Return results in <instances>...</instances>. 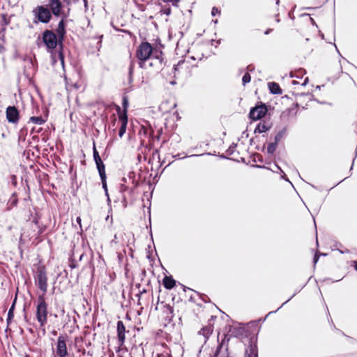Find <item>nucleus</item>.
Listing matches in <instances>:
<instances>
[{"label": "nucleus", "instance_id": "1", "mask_svg": "<svg viewBox=\"0 0 357 357\" xmlns=\"http://www.w3.org/2000/svg\"><path fill=\"white\" fill-rule=\"evenodd\" d=\"M266 315L264 318H260L257 320L251 321L247 324L236 323L232 326L228 325L227 333H224L223 335H259L260 331V322L266 320Z\"/></svg>", "mask_w": 357, "mask_h": 357}, {"label": "nucleus", "instance_id": "2", "mask_svg": "<svg viewBox=\"0 0 357 357\" xmlns=\"http://www.w3.org/2000/svg\"><path fill=\"white\" fill-rule=\"evenodd\" d=\"M153 50V46L148 42L142 43L137 47L136 56L139 60V66L141 68L147 69L146 62L151 59Z\"/></svg>", "mask_w": 357, "mask_h": 357}, {"label": "nucleus", "instance_id": "3", "mask_svg": "<svg viewBox=\"0 0 357 357\" xmlns=\"http://www.w3.org/2000/svg\"><path fill=\"white\" fill-rule=\"evenodd\" d=\"M43 42L47 47L48 51H50L52 53V62L56 63L57 61H59L58 59V52L56 54L52 53V51L56 48L59 43L56 35L52 31L45 30L43 33Z\"/></svg>", "mask_w": 357, "mask_h": 357}, {"label": "nucleus", "instance_id": "4", "mask_svg": "<svg viewBox=\"0 0 357 357\" xmlns=\"http://www.w3.org/2000/svg\"><path fill=\"white\" fill-rule=\"evenodd\" d=\"M33 15V22L38 24L39 22L47 24L52 19V13L50 9L45 6H38L32 10Z\"/></svg>", "mask_w": 357, "mask_h": 357}, {"label": "nucleus", "instance_id": "5", "mask_svg": "<svg viewBox=\"0 0 357 357\" xmlns=\"http://www.w3.org/2000/svg\"><path fill=\"white\" fill-rule=\"evenodd\" d=\"M66 22L63 19H61L59 22L58 26L56 29V32L58 37L59 44L60 50L58 52V59L59 60L63 68H64V55L62 51L63 41L66 35Z\"/></svg>", "mask_w": 357, "mask_h": 357}, {"label": "nucleus", "instance_id": "6", "mask_svg": "<svg viewBox=\"0 0 357 357\" xmlns=\"http://www.w3.org/2000/svg\"><path fill=\"white\" fill-rule=\"evenodd\" d=\"M47 304L43 295H40L38 298L36 307V317L40 326H43L47 321Z\"/></svg>", "mask_w": 357, "mask_h": 357}, {"label": "nucleus", "instance_id": "7", "mask_svg": "<svg viewBox=\"0 0 357 357\" xmlns=\"http://www.w3.org/2000/svg\"><path fill=\"white\" fill-rule=\"evenodd\" d=\"M248 342L244 357H258L257 337L258 336H243Z\"/></svg>", "mask_w": 357, "mask_h": 357}, {"label": "nucleus", "instance_id": "8", "mask_svg": "<svg viewBox=\"0 0 357 357\" xmlns=\"http://www.w3.org/2000/svg\"><path fill=\"white\" fill-rule=\"evenodd\" d=\"M35 280L36 286L43 291L42 295L45 296V294L47 292V278L44 267H40L38 268L35 275Z\"/></svg>", "mask_w": 357, "mask_h": 357}, {"label": "nucleus", "instance_id": "9", "mask_svg": "<svg viewBox=\"0 0 357 357\" xmlns=\"http://www.w3.org/2000/svg\"><path fill=\"white\" fill-rule=\"evenodd\" d=\"M268 109L266 104L259 102L252 107L249 112V117L252 120H259L263 118L267 113Z\"/></svg>", "mask_w": 357, "mask_h": 357}, {"label": "nucleus", "instance_id": "10", "mask_svg": "<svg viewBox=\"0 0 357 357\" xmlns=\"http://www.w3.org/2000/svg\"><path fill=\"white\" fill-rule=\"evenodd\" d=\"M231 337V336H223V338L221 340V341H220V339H219L220 336H216V337H217L216 340L218 342V345H217L215 350L213 352V355L211 356L210 357H219L224 344L226 343L227 344L228 343ZM234 337L238 338L240 336H234ZM241 337H242V341L245 343V344H246V343H248V342L245 341V339H244V337L243 336H241Z\"/></svg>", "mask_w": 357, "mask_h": 357}, {"label": "nucleus", "instance_id": "11", "mask_svg": "<svg viewBox=\"0 0 357 357\" xmlns=\"http://www.w3.org/2000/svg\"><path fill=\"white\" fill-rule=\"evenodd\" d=\"M47 6H49L52 15L56 17L61 15L63 6L60 0H49Z\"/></svg>", "mask_w": 357, "mask_h": 357}, {"label": "nucleus", "instance_id": "12", "mask_svg": "<svg viewBox=\"0 0 357 357\" xmlns=\"http://www.w3.org/2000/svg\"><path fill=\"white\" fill-rule=\"evenodd\" d=\"M66 336H59L56 345V354L59 357H65L67 352V346H66Z\"/></svg>", "mask_w": 357, "mask_h": 357}, {"label": "nucleus", "instance_id": "13", "mask_svg": "<svg viewBox=\"0 0 357 357\" xmlns=\"http://www.w3.org/2000/svg\"><path fill=\"white\" fill-rule=\"evenodd\" d=\"M6 119L10 123H15L19 120V111L15 106H9L6 109Z\"/></svg>", "mask_w": 357, "mask_h": 357}, {"label": "nucleus", "instance_id": "14", "mask_svg": "<svg viewBox=\"0 0 357 357\" xmlns=\"http://www.w3.org/2000/svg\"><path fill=\"white\" fill-rule=\"evenodd\" d=\"M93 160L95 161V163L96 165V168L98 171V173L104 172H105V166L104 162H102L98 151L96 149V147L95 146V143L93 142Z\"/></svg>", "mask_w": 357, "mask_h": 357}, {"label": "nucleus", "instance_id": "15", "mask_svg": "<svg viewBox=\"0 0 357 357\" xmlns=\"http://www.w3.org/2000/svg\"><path fill=\"white\" fill-rule=\"evenodd\" d=\"M216 319V316H211V319L208 321V324L204 326L202 330L198 332V335H211L213 331L214 320Z\"/></svg>", "mask_w": 357, "mask_h": 357}, {"label": "nucleus", "instance_id": "16", "mask_svg": "<svg viewBox=\"0 0 357 357\" xmlns=\"http://www.w3.org/2000/svg\"><path fill=\"white\" fill-rule=\"evenodd\" d=\"M128 121V115H126L125 113L121 116H119V123H120L119 136L120 137H122L126 131Z\"/></svg>", "mask_w": 357, "mask_h": 357}, {"label": "nucleus", "instance_id": "17", "mask_svg": "<svg viewBox=\"0 0 357 357\" xmlns=\"http://www.w3.org/2000/svg\"><path fill=\"white\" fill-rule=\"evenodd\" d=\"M129 105L128 98L127 96H124L122 98V107L123 109L120 107V106H116V112L118 113V116H121L124 113L126 115H128V108Z\"/></svg>", "mask_w": 357, "mask_h": 357}, {"label": "nucleus", "instance_id": "18", "mask_svg": "<svg viewBox=\"0 0 357 357\" xmlns=\"http://www.w3.org/2000/svg\"><path fill=\"white\" fill-rule=\"evenodd\" d=\"M271 128V123H269L266 121H260L257 127L255 128L254 132L256 133H263L269 130Z\"/></svg>", "mask_w": 357, "mask_h": 357}, {"label": "nucleus", "instance_id": "19", "mask_svg": "<svg viewBox=\"0 0 357 357\" xmlns=\"http://www.w3.org/2000/svg\"><path fill=\"white\" fill-rule=\"evenodd\" d=\"M146 63L147 68L154 67L158 70L162 66V59H160L158 56H155V57L151 56V59H149L146 62Z\"/></svg>", "mask_w": 357, "mask_h": 357}, {"label": "nucleus", "instance_id": "20", "mask_svg": "<svg viewBox=\"0 0 357 357\" xmlns=\"http://www.w3.org/2000/svg\"><path fill=\"white\" fill-rule=\"evenodd\" d=\"M103 35H98L91 38V49L95 48L97 52H99L102 47V40Z\"/></svg>", "mask_w": 357, "mask_h": 357}, {"label": "nucleus", "instance_id": "21", "mask_svg": "<svg viewBox=\"0 0 357 357\" xmlns=\"http://www.w3.org/2000/svg\"><path fill=\"white\" fill-rule=\"evenodd\" d=\"M162 284L167 289H172L176 285V280L172 276H165Z\"/></svg>", "mask_w": 357, "mask_h": 357}, {"label": "nucleus", "instance_id": "22", "mask_svg": "<svg viewBox=\"0 0 357 357\" xmlns=\"http://www.w3.org/2000/svg\"><path fill=\"white\" fill-rule=\"evenodd\" d=\"M268 89H269L270 92L272 94L280 95V94L282 93V91L280 85L276 82H268Z\"/></svg>", "mask_w": 357, "mask_h": 357}, {"label": "nucleus", "instance_id": "23", "mask_svg": "<svg viewBox=\"0 0 357 357\" xmlns=\"http://www.w3.org/2000/svg\"><path fill=\"white\" fill-rule=\"evenodd\" d=\"M115 340L116 341L117 346L114 347V349H121L123 348H126L127 347L125 345L126 336H113V340Z\"/></svg>", "mask_w": 357, "mask_h": 357}, {"label": "nucleus", "instance_id": "24", "mask_svg": "<svg viewBox=\"0 0 357 357\" xmlns=\"http://www.w3.org/2000/svg\"><path fill=\"white\" fill-rule=\"evenodd\" d=\"M117 124H120V123H119V121H117L116 115L114 114L110 116L109 119V122L108 124L109 130H112L113 132H115L118 126Z\"/></svg>", "mask_w": 357, "mask_h": 357}, {"label": "nucleus", "instance_id": "25", "mask_svg": "<svg viewBox=\"0 0 357 357\" xmlns=\"http://www.w3.org/2000/svg\"><path fill=\"white\" fill-rule=\"evenodd\" d=\"M16 301H17V295L15 296V299H14V301L8 310V317H7L8 324L10 323V321L12 320V319L14 317V310H15V307Z\"/></svg>", "mask_w": 357, "mask_h": 357}, {"label": "nucleus", "instance_id": "26", "mask_svg": "<svg viewBox=\"0 0 357 357\" xmlns=\"http://www.w3.org/2000/svg\"><path fill=\"white\" fill-rule=\"evenodd\" d=\"M115 351L117 354L118 357H132L128 347L123 348L121 349H116Z\"/></svg>", "mask_w": 357, "mask_h": 357}, {"label": "nucleus", "instance_id": "27", "mask_svg": "<svg viewBox=\"0 0 357 357\" xmlns=\"http://www.w3.org/2000/svg\"><path fill=\"white\" fill-rule=\"evenodd\" d=\"M100 177L102 188L105 190V195L108 197V192H107V182H106V173L105 172L98 173Z\"/></svg>", "mask_w": 357, "mask_h": 357}, {"label": "nucleus", "instance_id": "28", "mask_svg": "<svg viewBox=\"0 0 357 357\" xmlns=\"http://www.w3.org/2000/svg\"><path fill=\"white\" fill-rule=\"evenodd\" d=\"M306 73V71L304 68H299L296 70L294 73L291 72L290 73V76L291 77H296V78H302L303 75Z\"/></svg>", "mask_w": 357, "mask_h": 357}, {"label": "nucleus", "instance_id": "29", "mask_svg": "<svg viewBox=\"0 0 357 357\" xmlns=\"http://www.w3.org/2000/svg\"><path fill=\"white\" fill-rule=\"evenodd\" d=\"M278 144V143H276L275 142L269 143L267 146V153L269 155H273L277 149Z\"/></svg>", "mask_w": 357, "mask_h": 357}, {"label": "nucleus", "instance_id": "30", "mask_svg": "<svg viewBox=\"0 0 357 357\" xmlns=\"http://www.w3.org/2000/svg\"><path fill=\"white\" fill-rule=\"evenodd\" d=\"M181 153H178L176 155H172V158H174L175 159H180L181 158ZM211 155L213 154L211 153H202V154H192L190 155H185L183 157H181V158H188V157H199V156H202V155Z\"/></svg>", "mask_w": 357, "mask_h": 357}, {"label": "nucleus", "instance_id": "31", "mask_svg": "<svg viewBox=\"0 0 357 357\" xmlns=\"http://www.w3.org/2000/svg\"><path fill=\"white\" fill-rule=\"evenodd\" d=\"M117 335H125L126 328L122 321H118L116 326Z\"/></svg>", "mask_w": 357, "mask_h": 357}, {"label": "nucleus", "instance_id": "32", "mask_svg": "<svg viewBox=\"0 0 357 357\" xmlns=\"http://www.w3.org/2000/svg\"><path fill=\"white\" fill-rule=\"evenodd\" d=\"M135 64L133 62H130L128 68V84H131L133 82V71Z\"/></svg>", "mask_w": 357, "mask_h": 357}, {"label": "nucleus", "instance_id": "33", "mask_svg": "<svg viewBox=\"0 0 357 357\" xmlns=\"http://www.w3.org/2000/svg\"><path fill=\"white\" fill-rule=\"evenodd\" d=\"M29 121L37 125H42L45 122V119H44L42 116H31L29 119Z\"/></svg>", "mask_w": 357, "mask_h": 357}, {"label": "nucleus", "instance_id": "34", "mask_svg": "<svg viewBox=\"0 0 357 357\" xmlns=\"http://www.w3.org/2000/svg\"><path fill=\"white\" fill-rule=\"evenodd\" d=\"M287 128H284L282 130H280L274 137V142L276 143H279L281 139L285 135Z\"/></svg>", "mask_w": 357, "mask_h": 357}, {"label": "nucleus", "instance_id": "35", "mask_svg": "<svg viewBox=\"0 0 357 357\" xmlns=\"http://www.w3.org/2000/svg\"><path fill=\"white\" fill-rule=\"evenodd\" d=\"M5 31L6 28L0 26V49L3 48V45L5 43Z\"/></svg>", "mask_w": 357, "mask_h": 357}, {"label": "nucleus", "instance_id": "36", "mask_svg": "<svg viewBox=\"0 0 357 357\" xmlns=\"http://www.w3.org/2000/svg\"><path fill=\"white\" fill-rule=\"evenodd\" d=\"M251 158H252V161L255 162H264L263 156L260 153H255L252 155Z\"/></svg>", "mask_w": 357, "mask_h": 357}, {"label": "nucleus", "instance_id": "37", "mask_svg": "<svg viewBox=\"0 0 357 357\" xmlns=\"http://www.w3.org/2000/svg\"><path fill=\"white\" fill-rule=\"evenodd\" d=\"M236 147H237V144L232 143L226 151L227 155H232L235 153Z\"/></svg>", "mask_w": 357, "mask_h": 357}, {"label": "nucleus", "instance_id": "38", "mask_svg": "<svg viewBox=\"0 0 357 357\" xmlns=\"http://www.w3.org/2000/svg\"><path fill=\"white\" fill-rule=\"evenodd\" d=\"M251 76L249 73H245L242 78V84L243 86L250 82Z\"/></svg>", "mask_w": 357, "mask_h": 357}, {"label": "nucleus", "instance_id": "39", "mask_svg": "<svg viewBox=\"0 0 357 357\" xmlns=\"http://www.w3.org/2000/svg\"><path fill=\"white\" fill-rule=\"evenodd\" d=\"M160 13L166 15H169L171 14V8L165 6L161 9Z\"/></svg>", "mask_w": 357, "mask_h": 357}, {"label": "nucleus", "instance_id": "40", "mask_svg": "<svg viewBox=\"0 0 357 357\" xmlns=\"http://www.w3.org/2000/svg\"><path fill=\"white\" fill-rule=\"evenodd\" d=\"M275 167L282 174V176H281V178L284 180H285L286 181H288V182H290L289 178H287L286 176V174H284V172H283V170L280 168V166H278V165L275 164Z\"/></svg>", "mask_w": 357, "mask_h": 357}, {"label": "nucleus", "instance_id": "41", "mask_svg": "<svg viewBox=\"0 0 357 357\" xmlns=\"http://www.w3.org/2000/svg\"><path fill=\"white\" fill-rule=\"evenodd\" d=\"M9 24V20H7L6 16L2 17V20L1 21L0 26H3L6 28V26Z\"/></svg>", "mask_w": 357, "mask_h": 357}, {"label": "nucleus", "instance_id": "42", "mask_svg": "<svg viewBox=\"0 0 357 357\" xmlns=\"http://www.w3.org/2000/svg\"><path fill=\"white\" fill-rule=\"evenodd\" d=\"M218 14H220V10L217 7H213L211 10V15L215 16Z\"/></svg>", "mask_w": 357, "mask_h": 357}, {"label": "nucleus", "instance_id": "43", "mask_svg": "<svg viewBox=\"0 0 357 357\" xmlns=\"http://www.w3.org/2000/svg\"><path fill=\"white\" fill-rule=\"evenodd\" d=\"M183 63V61H179L176 65H174V66H173V70H174V77H176V71H178V66H179L181 63Z\"/></svg>", "mask_w": 357, "mask_h": 357}, {"label": "nucleus", "instance_id": "44", "mask_svg": "<svg viewBox=\"0 0 357 357\" xmlns=\"http://www.w3.org/2000/svg\"><path fill=\"white\" fill-rule=\"evenodd\" d=\"M10 181H11V183L14 185V186H16L17 185V177L15 175H11L10 176Z\"/></svg>", "mask_w": 357, "mask_h": 357}, {"label": "nucleus", "instance_id": "45", "mask_svg": "<svg viewBox=\"0 0 357 357\" xmlns=\"http://www.w3.org/2000/svg\"><path fill=\"white\" fill-rule=\"evenodd\" d=\"M195 292L197 295L200 296V297H201V298H202V300L203 301H204L205 303H207V302H208V300L209 298H208V296H207L206 295H204V294L201 295V294H199V293H198L197 291H195Z\"/></svg>", "mask_w": 357, "mask_h": 357}, {"label": "nucleus", "instance_id": "46", "mask_svg": "<svg viewBox=\"0 0 357 357\" xmlns=\"http://www.w3.org/2000/svg\"><path fill=\"white\" fill-rule=\"evenodd\" d=\"M299 291H296L288 300H287L285 302H284L280 307L278 308L276 311H278L279 309H280L283 305H284L290 301V300L295 296V295Z\"/></svg>", "mask_w": 357, "mask_h": 357}, {"label": "nucleus", "instance_id": "47", "mask_svg": "<svg viewBox=\"0 0 357 357\" xmlns=\"http://www.w3.org/2000/svg\"><path fill=\"white\" fill-rule=\"evenodd\" d=\"M79 0H63L65 3H66L68 5H72L75 4L77 2H78Z\"/></svg>", "mask_w": 357, "mask_h": 357}, {"label": "nucleus", "instance_id": "48", "mask_svg": "<svg viewBox=\"0 0 357 357\" xmlns=\"http://www.w3.org/2000/svg\"><path fill=\"white\" fill-rule=\"evenodd\" d=\"M255 66L253 64H249L248 66H247V70L248 71H250V72H252L255 70Z\"/></svg>", "mask_w": 357, "mask_h": 357}, {"label": "nucleus", "instance_id": "49", "mask_svg": "<svg viewBox=\"0 0 357 357\" xmlns=\"http://www.w3.org/2000/svg\"><path fill=\"white\" fill-rule=\"evenodd\" d=\"M319 259V255L317 254H315L313 258V262L314 264H316Z\"/></svg>", "mask_w": 357, "mask_h": 357}, {"label": "nucleus", "instance_id": "50", "mask_svg": "<svg viewBox=\"0 0 357 357\" xmlns=\"http://www.w3.org/2000/svg\"><path fill=\"white\" fill-rule=\"evenodd\" d=\"M180 0H170L169 2L172 3V6H178V3L179 2Z\"/></svg>", "mask_w": 357, "mask_h": 357}, {"label": "nucleus", "instance_id": "51", "mask_svg": "<svg viewBox=\"0 0 357 357\" xmlns=\"http://www.w3.org/2000/svg\"><path fill=\"white\" fill-rule=\"evenodd\" d=\"M222 159H229V160H232L231 158H229L227 155H225L224 153L222 154H220L218 155Z\"/></svg>", "mask_w": 357, "mask_h": 357}, {"label": "nucleus", "instance_id": "52", "mask_svg": "<svg viewBox=\"0 0 357 357\" xmlns=\"http://www.w3.org/2000/svg\"><path fill=\"white\" fill-rule=\"evenodd\" d=\"M138 8H139V10H142V11H144V10H145V6H144V5H143V4H140V5H139V6H138Z\"/></svg>", "mask_w": 357, "mask_h": 357}, {"label": "nucleus", "instance_id": "53", "mask_svg": "<svg viewBox=\"0 0 357 357\" xmlns=\"http://www.w3.org/2000/svg\"><path fill=\"white\" fill-rule=\"evenodd\" d=\"M172 138H173V140H175L176 142H179V136L178 135L172 136Z\"/></svg>", "mask_w": 357, "mask_h": 357}, {"label": "nucleus", "instance_id": "54", "mask_svg": "<svg viewBox=\"0 0 357 357\" xmlns=\"http://www.w3.org/2000/svg\"><path fill=\"white\" fill-rule=\"evenodd\" d=\"M84 3L85 10H86L88 9V1L84 0Z\"/></svg>", "mask_w": 357, "mask_h": 357}, {"label": "nucleus", "instance_id": "55", "mask_svg": "<svg viewBox=\"0 0 357 357\" xmlns=\"http://www.w3.org/2000/svg\"><path fill=\"white\" fill-rule=\"evenodd\" d=\"M308 81H309L308 77H306V78L305 79V80H304L303 83L302 84V86H305V85L307 84Z\"/></svg>", "mask_w": 357, "mask_h": 357}, {"label": "nucleus", "instance_id": "56", "mask_svg": "<svg viewBox=\"0 0 357 357\" xmlns=\"http://www.w3.org/2000/svg\"><path fill=\"white\" fill-rule=\"evenodd\" d=\"M255 167H257V168H266V167L261 166V165H257ZM266 169H268V168L266 167Z\"/></svg>", "mask_w": 357, "mask_h": 357}, {"label": "nucleus", "instance_id": "57", "mask_svg": "<svg viewBox=\"0 0 357 357\" xmlns=\"http://www.w3.org/2000/svg\"><path fill=\"white\" fill-rule=\"evenodd\" d=\"M271 31V29H267V30L265 31V33H265L266 35H267V34H268Z\"/></svg>", "mask_w": 357, "mask_h": 357}, {"label": "nucleus", "instance_id": "58", "mask_svg": "<svg viewBox=\"0 0 357 357\" xmlns=\"http://www.w3.org/2000/svg\"><path fill=\"white\" fill-rule=\"evenodd\" d=\"M170 84H171L172 85H175V84H176V81H175V80H172V81H171V82H170Z\"/></svg>", "mask_w": 357, "mask_h": 357}, {"label": "nucleus", "instance_id": "59", "mask_svg": "<svg viewBox=\"0 0 357 357\" xmlns=\"http://www.w3.org/2000/svg\"><path fill=\"white\" fill-rule=\"evenodd\" d=\"M77 222L80 225L81 222V218L79 217L77 218Z\"/></svg>", "mask_w": 357, "mask_h": 357}, {"label": "nucleus", "instance_id": "60", "mask_svg": "<svg viewBox=\"0 0 357 357\" xmlns=\"http://www.w3.org/2000/svg\"><path fill=\"white\" fill-rule=\"evenodd\" d=\"M310 22H311V23H312L313 25H314V24H315V22H314V19H313V18H310Z\"/></svg>", "mask_w": 357, "mask_h": 357}, {"label": "nucleus", "instance_id": "61", "mask_svg": "<svg viewBox=\"0 0 357 357\" xmlns=\"http://www.w3.org/2000/svg\"><path fill=\"white\" fill-rule=\"evenodd\" d=\"M204 338H205V342H206L207 340H208V339H209V337H210V336H208V335H206V336H204Z\"/></svg>", "mask_w": 357, "mask_h": 357}, {"label": "nucleus", "instance_id": "62", "mask_svg": "<svg viewBox=\"0 0 357 357\" xmlns=\"http://www.w3.org/2000/svg\"><path fill=\"white\" fill-rule=\"evenodd\" d=\"M354 268L357 271V261H354Z\"/></svg>", "mask_w": 357, "mask_h": 357}, {"label": "nucleus", "instance_id": "63", "mask_svg": "<svg viewBox=\"0 0 357 357\" xmlns=\"http://www.w3.org/2000/svg\"><path fill=\"white\" fill-rule=\"evenodd\" d=\"M298 84V82L297 81H295V80L292 81V84L295 85V84Z\"/></svg>", "mask_w": 357, "mask_h": 357}, {"label": "nucleus", "instance_id": "64", "mask_svg": "<svg viewBox=\"0 0 357 357\" xmlns=\"http://www.w3.org/2000/svg\"><path fill=\"white\" fill-rule=\"evenodd\" d=\"M276 21H277L278 22H280V19L278 18V15H276Z\"/></svg>", "mask_w": 357, "mask_h": 357}]
</instances>
